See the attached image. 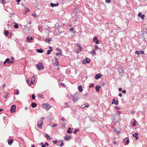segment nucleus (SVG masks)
<instances>
[{"instance_id":"1","label":"nucleus","mask_w":147,"mask_h":147,"mask_svg":"<svg viewBox=\"0 0 147 147\" xmlns=\"http://www.w3.org/2000/svg\"><path fill=\"white\" fill-rule=\"evenodd\" d=\"M37 69L39 70H40L43 69V65L41 63H39L36 65Z\"/></svg>"},{"instance_id":"2","label":"nucleus","mask_w":147,"mask_h":147,"mask_svg":"<svg viewBox=\"0 0 147 147\" xmlns=\"http://www.w3.org/2000/svg\"><path fill=\"white\" fill-rule=\"evenodd\" d=\"M43 108L45 109L47 111H48L49 108H50V105L47 103H44L43 105Z\"/></svg>"},{"instance_id":"3","label":"nucleus","mask_w":147,"mask_h":147,"mask_svg":"<svg viewBox=\"0 0 147 147\" xmlns=\"http://www.w3.org/2000/svg\"><path fill=\"white\" fill-rule=\"evenodd\" d=\"M90 60L88 58L84 59L82 60V62L83 64H85L86 63H88L90 62Z\"/></svg>"},{"instance_id":"4","label":"nucleus","mask_w":147,"mask_h":147,"mask_svg":"<svg viewBox=\"0 0 147 147\" xmlns=\"http://www.w3.org/2000/svg\"><path fill=\"white\" fill-rule=\"evenodd\" d=\"M16 107L15 105H12L11 108L10 112L11 113H13L15 112Z\"/></svg>"},{"instance_id":"5","label":"nucleus","mask_w":147,"mask_h":147,"mask_svg":"<svg viewBox=\"0 0 147 147\" xmlns=\"http://www.w3.org/2000/svg\"><path fill=\"white\" fill-rule=\"evenodd\" d=\"M34 38V37L32 36L31 37L30 36H28L27 37V42H30V41H31L32 39H33Z\"/></svg>"},{"instance_id":"6","label":"nucleus","mask_w":147,"mask_h":147,"mask_svg":"<svg viewBox=\"0 0 147 147\" xmlns=\"http://www.w3.org/2000/svg\"><path fill=\"white\" fill-rule=\"evenodd\" d=\"M102 75L101 74H98L96 75L95 77V79L96 80H98L99 78H100L101 77Z\"/></svg>"},{"instance_id":"7","label":"nucleus","mask_w":147,"mask_h":147,"mask_svg":"<svg viewBox=\"0 0 147 147\" xmlns=\"http://www.w3.org/2000/svg\"><path fill=\"white\" fill-rule=\"evenodd\" d=\"M35 76H34L33 75L31 76V81L30 83V85L33 84L34 83V81L35 80L34 79Z\"/></svg>"},{"instance_id":"8","label":"nucleus","mask_w":147,"mask_h":147,"mask_svg":"<svg viewBox=\"0 0 147 147\" xmlns=\"http://www.w3.org/2000/svg\"><path fill=\"white\" fill-rule=\"evenodd\" d=\"M118 103V101L117 100H116L115 98H113L112 101V104H115V105H117Z\"/></svg>"},{"instance_id":"9","label":"nucleus","mask_w":147,"mask_h":147,"mask_svg":"<svg viewBox=\"0 0 147 147\" xmlns=\"http://www.w3.org/2000/svg\"><path fill=\"white\" fill-rule=\"evenodd\" d=\"M71 138V136H69L65 135L64 138L67 141L69 140Z\"/></svg>"},{"instance_id":"10","label":"nucleus","mask_w":147,"mask_h":147,"mask_svg":"<svg viewBox=\"0 0 147 147\" xmlns=\"http://www.w3.org/2000/svg\"><path fill=\"white\" fill-rule=\"evenodd\" d=\"M76 95H75V94H74V95H71L72 97L73 98L72 99L73 100H77L78 99L76 97H75V96Z\"/></svg>"},{"instance_id":"11","label":"nucleus","mask_w":147,"mask_h":147,"mask_svg":"<svg viewBox=\"0 0 147 147\" xmlns=\"http://www.w3.org/2000/svg\"><path fill=\"white\" fill-rule=\"evenodd\" d=\"M59 5V3H57V4H54L52 3H50V5L52 7H54L56 6H57Z\"/></svg>"},{"instance_id":"12","label":"nucleus","mask_w":147,"mask_h":147,"mask_svg":"<svg viewBox=\"0 0 147 147\" xmlns=\"http://www.w3.org/2000/svg\"><path fill=\"white\" fill-rule=\"evenodd\" d=\"M126 140V141H125V143L126 144H128L129 143V138L128 137H126L123 140V141H125V140Z\"/></svg>"},{"instance_id":"13","label":"nucleus","mask_w":147,"mask_h":147,"mask_svg":"<svg viewBox=\"0 0 147 147\" xmlns=\"http://www.w3.org/2000/svg\"><path fill=\"white\" fill-rule=\"evenodd\" d=\"M100 86H96L95 88L97 92H99L100 91L99 89L100 88Z\"/></svg>"},{"instance_id":"14","label":"nucleus","mask_w":147,"mask_h":147,"mask_svg":"<svg viewBox=\"0 0 147 147\" xmlns=\"http://www.w3.org/2000/svg\"><path fill=\"white\" fill-rule=\"evenodd\" d=\"M55 65L56 66H57L59 64V62L58 61V59L56 58H55Z\"/></svg>"},{"instance_id":"15","label":"nucleus","mask_w":147,"mask_h":147,"mask_svg":"<svg viewBox=\"0 0 147 147\" xmlns=\"http://www.w3.org/2000/svg\"><path fill=\"white\" fill-rule=\"evenodd\" d=\"M78 89L79 90V92H82L83 91V89L82 88L81 85L79 86L78 87Z\"/></svg>"},{"instance_id":"16","label":"nucleus","mask_w":147,"mask_h":147,"mask_svg":"<svg viewBox=\"0 0 147 147\" xmlns=\"http://www.w3.org/2000/svg\"><path fill=\"white\" fill-rule=\"evenodd\" d=\"M13 140L12 139L9 140H8V144L9 145H11L12 144V142H13Z\"/></svg>"},{"instance_id":"17","label":"nucleus","mask_w":147,"mask_h":147,"mask_svg":"<svg viewBox=\"0 0 147 147\" xmlns=\"http://www.w3.org/2000/svg\"><path fill=\"white\" fill-rule=\"evenodd\" d=\"M31 106L33 108H35L37 106V104L35 103L32 102V104Z\"/></svg>"},{"instance_id":"18","label":"nucleus","mask_w":147,"mask_h":147,"mask_svg":"<svg viewBox=\"0 0 147 147\" xmlns=\"http://www.w3.org/2000/svg\"><path fill=\"white\" fill-rule=\"evenodd\" d=\"M45 137H47V139L48 140H50L52 138L50 136H49V135L48 134H45Z\"/></svg>"},{"instance_id":"19","label":"nucleus","mask_w":147,"mask_h":147,"mask_svg":"<svg viewBox=\"0 0 147 147\" xmlns=\"http://www.w3.org/2000/svg\"><path fill=\"white\" fill-rule=\"evenodd\" d=\"M36 51L38 53H42L43 52V51L42 49H37Z\"/></svg>"},{"instance_id":"20","label":"nucleus","mask_w":147,"mask_h":147,"mask_svg":"<svg viewBox=\"0 0 147 147\" xmlns=\"http://www.w3.org/2000/svg\"><path fill=\"white\" fill-rule=\"evenodd\" d=\"M71 130V128L70 127H69L68 128V130L67 131V133L69 134L71 133L72 132V131H70Z\"/></svg>"},{"instance_id":"21","label":"nucleus","mask_w":147,"mask_h":147,"mask_svg":"<svg viewBox=\"0 0 147 147\" xmlns=\"http://www.w3.org/2000/svg\"><path fill=\"white\" fill-rule=\"evenodd\" d=\"M77 47L79 48V50L80 51H82V47L80 44H78Z\"/></svg>"},{"instance_id":"22","label":"nucleus","mask_w":147,"mask_h":147,"mask_svg":"<svg viewBox=\"0 0 147 147\" xmlns=\"http://www.w3.org/2000/svg\"><path fill=\"white\" fill-rule=\"evenodd\" d=\"M136 120H135L133 122L131 123L132 125L133 126H135L136 125Z\"/></svg>"},{"instance_id":"23","label":"nucleus","mask_w":147,"mask_h":147,"mask_svg":"<svg viewBox=\"0 0 147 147\" xmlns=\"http://www.w3.org/2000/svg\"><path fill=\"white\" fill-rule=\"evenodd\" d=\"M42 124L40 123H38L37 125L38 126L39 128H41L42 127Z\"/></svg>"},{"instance_id":"24","label":"nucleus","mask_w":147,"mask_h":147,"mask_svg":"<svg viewBox=\"0 0 147 147\" xmlns=\"http://www.w3.org/2000/svg\"><path fill=\"white\" fill-rule=\"evenodd\" d=\"M8 92H5L4 94H3V96L5 98H7V95L8 94H7Z\"/></svg>"},{"instance_id":"25","label":"nucleus","mask_w":147,"mask_h":147,"mask_svg":"<svg viewBox=\"0 0 147 147\" xmlns=\"http://www.w3.org/2000/svg\"><path fill=\"white\" fill-rule=\"evenodd\" d=\"M38 96L41 98H44L43 95L40 94H38Z\"/></svg>"},{"instance_id":"26","label":"nucleus","mask_w":147,"mask_h":147,"mask_svg":"<svg viewBox=\"0 0 147 147\" xmlns=\"http://www.w3.org/2000/svg\"><path fill=\"white\" fill-rule=\"evenodd\" d=\"M52 49H49L47 51V55H49L51 53V52L52 51L51 50Z\"/></svg>"},{"instance_id":"27","label":"nucleus","mask_w":147,"mask_h":147,"mask_svg":"<svg viewBox=\"0 0 147 147\" xmlns=\"http://www.w3.org/2000/svg\"><path fill=\"white\" fill-rule=\"evenodd\" d=\"M14 27L15 28L17 29L18 28V26L17 23H15Z\"/></svg>"},{"instance_id":"28","label":"nucleus","mask_w":147,"mask_h":147,"mask_svg":"<svg viewBox=\"0 0 147 147\" xmlns=\"http://www.w3.org/2000/svg\"><path fill=\"white\" fill-rule=\"evenodd\" d=\"M97 36H95L93 39V41L94 42H95L96 41V40H97Z\"/></svg>"},{"instance_id":"29","label":"nucleus","mask_w":147,"mask_h":147,"mask_svg":"<svg viewBox=\"0 0 147 147\" xmlns=\"http://www.w3.org/2000/svg\"><path fill=\"white\" fill-rule=\"evenodd\" d=\"M57 50L58 51H59V54L61 55H62V52H61V49H59V50H58V49L57 48Z\"/></svg>"},{"instance_id":"30","label":"nucleus","mask_w":147,"mask_h":147,"mask_svg":"<svg viewBox=\"0 0 147 147\" xmlns=\"http://www.w3.org/2000/svg\"><path fill=\"white\" fill-rule=\"evenodd\" d=\"M5 62L7 63H9V58H7L5 60Z\"/></svg>"},{"instance_id":"31","label":"nucleus","mask_w":147,"mask_h":147,"mask_svg":"<svg viewBox=\"0 0 147 147\" xmlns=\"http://www.w3.org/2000/svg\"><path fill=\"white\" fill-rule=\"evenodd\" d=\"M9 34V32L7 30H6L5 32V35L6 36H7Z\"/></svg>"},{"instance_id":"32","label":"nucleus","mask_w":147,"mask_h":147,"mask_svg":"<svg viewBox=\"0 0 147 147\" xmlns=\"http://www.w3.org/2000/svg\"><path fill=\"white\" fill-rule=\"evenodd\" d=\"M78 130V128H76L75 129L73 133L74 134H76V133L77 132Z\"/></svg>"},{"instance_id":"33","label":"nucleus","mask_w":147,"mask_h":147,"mask_svg":"<svg viewBox=\"0 0 147 147\" xmlns=\"http://www.w3.org/2000/svg\"><path fill=\"white\" fill-rule=\"evenodd\" d=\"M40 123V124H43V121H42L41 120H39V121L38 122V123Z\"/></svg>"},{"instance_id":"34","label":"nucleus","mask_w":147,"mask_h":147,"mask_svg":"<svg viewBox=\"0 0 147 147\" xmlns=\"http://www.w3.org/2000/svg\"><path fill=\"white\" fill-rule=\"evenodd\" d=\"M95 51L94 50L92 51V55H94L95 54Z\"/></svg>"},{"instance_id":"35","label":"nucleus","mask_w":147,"mask_h":147,"mask_svg":"<svg viewBox=\"0 0 147 147\" xmlns=\"http://www.w3.org/2000/svg\"><path fill=\"white\" fill-rule=\"evenodd\" d=\"M32 98L33 100H34L35 98V96L34 94H32Z\"/></svg>"},{"instance_id":"36","label":"nucleus","mask_w":147,"mask_h":147,"mask_svg":"<svg viewBox=\"0 0 147 147\" xmlns=\"http://www.w3.org/2000/svg\"><path fill=\"white\" fill-rule=\"evenodd\" d=\"M94 84H91L90 86L89 87L90 88L94 87Z\"/></svg>"},{"instance_id":"37","label":"nucleus","mask_w":147,"mask_h":147,"mask_svg":"<svg viewBox=\"0 0 147 147\" xmlns=\"http://www.w3.org/2000/svg\"><path fill=\"white\" fill-rule=\"evenodd\" d=\"M135 53L137 55H139L140 54V52L139 51H136L135 52Z\"/></svg>"},{"instance_id":"38","label":"nucleus","mask_w":147,"mask_h":147,"mask_svg":"<svg viewBox=\"0 0 147 147\" xmlns=\"http://www.w3.org/2000/svg\"><path fill=\"white\" fill-rule=\"evenodd\" d=\"M113 120L114 122L115 123H117V122L118 121V120H116L115 118H114Z\"/></svg>"},{"instance_id":"39","label":"nucleus","mask_w":147,"mask_h":147,"mask_svg":"<svg viewBox=\"0 0 147 147\" xmlns=\"http://www.w3.org/2000/svg\"><path fill=\"white\" fill-rule=\"evenodd\" d=\"M95 48L96 49V50H98V46L96 45H95Z\"/></svg>"},{"instance_id":"40","label":"nucleus","mask_w":147,"mask_h":147,"mask_svg":"<svg viewBox=\"0 0 147 147\" xmlns=\"http://www.w3.org/2000/svg\"><path fill=\"white\" fill-rule=\"evenodd\" d=\"M140 17L142 19H144V14H143Z\"/></svg>"},{"instance_id":"41","label":"nucleus","mask_w":147,"mask_h":147,"mask_svg":"<svg viewBox=\"0 0 147 147\" xmlns=\"http://www.w3.org/2000/svg\"><path fill=\"white\" fill-rule=\"evenodd\" d=\"M111 0H105L106 2L107 3H110Z\"/></svg>"},{"instance_id":"42","label":"nucleus","mask_w":147,"mask_h":147,"mask_svg":"<svg viewBox=\"0 0 147 147\" xmlns=\"http://www.w3.org/2000/svg\"><path fill=\"white\" fill-rule=\"evenodd\" d=\"M32 16H33L34 18H36L37 16L35 14V13H33L32 14Z\"/></svg>"},{"instance_id":"43","label":"nucleus","mask_w":147,"mask_h":147,"mask_svg":"<svg viewBox=\"0 0 147 147\" xmlns=\"http://www.w3.org/2000/svg\"><path fill=\"white\" fill-rule=\"evenodd\" d=\"M142 13L141 12L139 13L138 14V16L139 17H140Z\"/></svg>"},{"instance_id":"44","label":"nucleus","mask_w":147,"mask_h":147,"mask_svg":"<svg viewBox=\"0 0 147 147\" xmlns=\"http://www.w3.org/2000/svg\"><path fill=\"white\" fill-rule=\"evenodd\" d=\"M30 79H28L26 80L27 83H29L30 82Z\"/></svg>"},{"instance_id":"45","label":"nucleus","mask_w":147,"mask_h":147,"mask_svg":"<svg viewBox=\"0 0 147 147\" xmlns=\"http://www.w3.org/2000/svg\"><path fill=\"white\" fill-rule=\"evenodd\" d=\"M49 145V144L48 142H46L45 144V146H48Z\"/></svg>"},{"instance_id":"46","label":"nucleus","mask_w":147,"mask_h":147,"mask_svg":"<svg viewBox=\"0 0 147 147\" xmlns=\"http://www.w3.org/2000/svg\"><path fill=\"white\" fill-rule=\"evenodd\" d=\"M53 142L54 143L56 144L57 143V140H54L53 141Z\"/></svg>"},{"instance_id":"47","label":"nucleus","mask_w":147,"mask_h":147,"mask_svg":"<svg viewBox=\"0 0 147 147\" xmlns=\"http://www.w3.org/2000/svg\"><path fill=\"white\" fill-rule=\"evenodd\" d=\"M64 145L63 142V143H61L60 145V147Z\"/></svg>"},{"instance_id":"48","label":"nucleus","mask_w":147,"mask_h":147,"mask_svg":"<svg viewBox=\"0 0 147 147\" xmlns=\"http://www.w3.org/2000/svg\"><path fill=\"white\" fill-rule=\"evenodd\" d=\"M57 124H53L52 126V127H54L57 126Z\"/></svg>"},{"instance_id":"49","label":"nucleus","mask_w":147,"mask_h":147,"mask_svg":"<svg viewBox=\"0 0 147 147\" xmlns=\"http://www.w3.org/2000/svg\"><path fill=\"white\" fill-rule=\"evenodd\" d=\"M105 82H102V84H101V85L102 86H105Z\"/></svg>"},{"instance_id":"50","label":"nucleus","mask_w":147,"mask_h":147,"mask_svg":"<svg viewBox=\"0 0 147 147\" xmlns=\"http://www.w3.org/2000/svg\"><path fill=\"white\" fill-rule=\"evenodd\" d=\"M115 109L116 110H118L119 109H120V108L119 107H115Z\"/></svg>"},{"instance_id":"51","label":"nucleus","mask_w":147,"mask_h":147,"mask_svg":"<svg viewBox=\"0 0 147 147\" xmlns=\"http://www.w3.org/2000/svg\"><path fill=\"white\" fill-rule=\"evenodd\" d=\"M84 105H85V106L86 107H88V104H84Z\"/></svg>"},{"instance_id":"52","label":"nucleus","mask_w":147,"mask_h":147,"mask_svg":"<svg viewBox=\"0 0 147 147\" xmlns=\"http://www.w3.org/2000/svg\"><path fill=\"white\" fill-rule=\"evenodd\" d=\"M99 40H97L96 42H95V44H98L99 43Z\"/></svg>"},{"instance_id":"53","label":"nucleus","mask_w":147,"mask_h":147,"mask_svg":"<svg viewBox=\"0 0 147 147\" xmlns=\"http://www.w3.org/2000/svg\"><path fill=\"white\" fill-rule=\"evenodd\" d=\"M73 30H74V29H73V28H70V30L71 31H73Z\"/></svg>"},{"instance_id":"54","label":"nucleus","mask_w":147,"mask_h":147,"mask_svg":"<svg viewBox=\"0 0 147 147\" xmlns=\"http://www.w3.org/2000/svg\"><path fill=\"white\" fill-rule=\"evenodd\" d=\"M121 133V131H118L117 132V134H119Z\"/></svg>"},{"instance_id":"55","label":"nucleus","mask_w":147,"mask_h":147,"mask_svg":"<svg viewBox=\"0 0 147 147\" xmlns=\"http://www.w3.org/2000/svg\"><path fill=\"white\" fill-rule=\"evenodd\" d=\"M122 88H119V91L120 92H121L122 91Z\"/></svg>"},{"instance_id":"56","label":"nucleus","mask_w":147,"mask_h":147,"mask_svg":"<svg viewBox=\"0 0 147 147\" xmlns=\"http://www.w3.org/2000/svg\"><path fill=\"white\" fill-rule=\"evenodd\" d=\"M59 142H61V143H63V140H59Z\"/></svg>"},{"instance_id":"57","label":"nucleus","mask_w":147,"mask_h":147,"mask_svg":"<svg viewBox=\"0 0 147 147\" xmlns=\"http://www.w3.org/2000/svg\"><path fill=\"white\" fill-rule=\"evenodd\" d=\"M84 96L85 97H86L87 96V93H86L85 94H84Z\"/></svg>"},{"instance_id":"58","label":"nucleus","mask_w":147,"mask_h":147,"mask_svg":"<svg viewBox=\"0 0 147 147\" xmlns=\"http://www.w3.org/2000/svg\"><path fill=\"white\" fill-rule=\"evenodd\" d=\"M140 53L142 54H143L144 53V52L143 51H141Z\"/></svg>"},{"instance_id":"59","label":"nucleus","mask_w":147,"mask_h":147,"mask_svg":"<svg viewBox=\"0 0 147 147\" xmlns=\"http://www.w3.org/2000/svg\"><path fill=\"white\" fill-rule=\"evenodd\" d=\"M61 120L62 121H64L65 120V119L64 118H63L61 119Z\"/></svg>"},{"instance_id":"60","label":"nucleus","mask_w":147,"mask_h":147,"mask_svg":"<svg viewBox=\"0 0 147 147\" xmlns=\"http://www.w3.org/2000/svg\"><path fill=\"white\" fill-rule=\"evenodd\" d=\"M135 135L136 136H138V134L137 133H135Z\"/></svg>"},{"instance_id":"61","label":"nucleus","mask_w":147,"mask_h":147,"mask_svg":"<svg viewBox=\"0 0 147 147\" xmlns=\"http://www.w3.org/2000/svg\"><path fill=\"white\" fill-rule=\"evenodd\" d=\"M61 84L62 86H64L65 85V84L64 83H61Z\"/></svg>"},{"instance_id":"62","label":"nucleus","mask_w":147,"mask_h":147,"mask_svg":"<svg viewBox=\"0 0 147 147\" xmlns=\"http://www.w3.org/2000/svg\"><path fill=\"white\" fill-rule=\"evenodd\" d=\"M139 138V137H138V136H136V137H135V139L136 140H138V139Z\"/></svg>"},{"instance_id":"63","label":"nucleus","mask_w":147,"mask_h":147,"mask_svg":"<svg viewBox=\"0 0 147 147\" xmlns=\"http://www.w3.org/2000/svg\"><path fill=\"white\" fill-rule=\"evenodd\" d=\"M13 62V60L11 61H9V63H12Z\"/></svg>"},{"instance_id":"64","label":"nucleus","mask_w":147,"mask_h":147,"mask_svg":"<svg viewBox=\"0 0 147 147\" xmlns=\"http://www.w3.org/2000/svg\"><path fill=\"white\" fill-rule=\"evenodd\" d=\"M52 40V39L51 38H50L48 40V41L49 42L50 41H51Z\"/></svg>"}]
</instances>
